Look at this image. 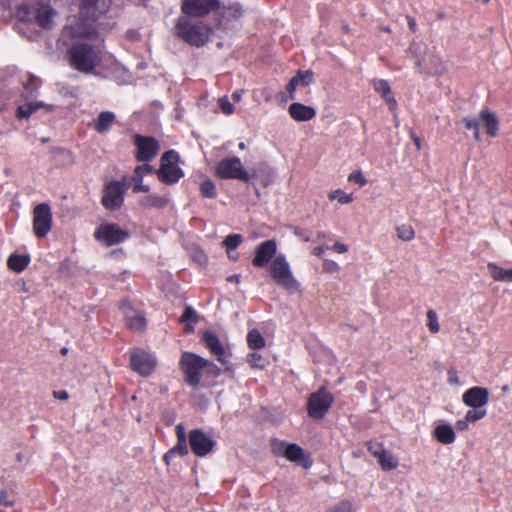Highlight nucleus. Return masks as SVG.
<instances>
[{
  "label": "nucleus",
  "mask_w": 512,
  "mask_h": 512,
  "mask_svg": "<svg viewBox=\"0 0 512 512\" xmlns=\"http://www.w3.org/2000/svg\"><path fill=\"white\" fill-rule=\"evenodd\" d=\"M104 40L74 41L66 52L69 65L84 74L93 73L102 62Z\"/></svg>",
  "instance_id": "f257e3e1"
},
{
  "label": "nucleus",
  "mask_w": 512,
  "mask_h": 512,
  "mask_svg": "<svg viewBox=\"0 0 512 512\" xmlns=\"http://www.w3.org/2000/svg\"><path fill=\"white\" fill-rule=\"evenodd\" d=\"M193 18V15L179 16L173 28V35L192 47H203L209 42L214 29L211 25Z\"/></svg>",
  "instance_id": "f03ea898"
},
{
  "label": "nucleus",
  "mask_w": 512,
  "mask_h": 512,
  "mask_svg": "<svg viewBox=\"0 0 512 512\" xmlns=\"http://www.w3.org/2000/svg\"><path fill=\"white\" fill-rule=\"evenodd\" d=\"M62 38L65 43L67 40H70L71 43L74 41L96 42L104 40L100 37V32L95 20L84 19H77L64 26L62 30Z\"/></svg>",
  "instance_id": "7ed1b4c3"
},
{
  "label": "nucleus",
  "mask_w": 512,
  "mask_h": 512,
  "mask_svg": "<svg viewBox=\"0 0 512 512\" xmlns=\"http://www.w3.org/2000/svg\"><path fill=\"white\" fill-rule=\"evenodd\" d=\"M180 155L176 150L165 151L160 158V167L156 175L161 183L173 185L184 177V171L179 167Z\"/></svg>",
  "instance_id": "20e7f679"
},
{
  "label": "nucleus",
  "mask_w": 512,
  "mask_h": 512,
  "mask_svg": "<svg viewBox=\"0 0 512 512\" xmlns=\"http://www.w3.org/2000/svg\"><path fill=\"white\" fill-rule=\"evenodd\" d=\"M207 359L193 353L185 351L182 353L179 360V368L184 375L185 382L196 388L201 382L202 370L205 369Z\"/></svg>",
  "instance_id": "39448f33"
},
{
  "label": "nucleus",
  "mask_w": 512,
  "mask_h": 512,
  "mask_svg": "<svg viewBox=\"0 0 512 512\" xmlns=\"http://www.w3.org/2000/svg\"><path fill=\"white\" fill-rule=\"evenodd\" d=\"M464 127L467 130H473V137L476 141H480V123L485 127L489 137L495 138L499 131V119L495 113L488 109H482L479 113V119L474 117H464L462 119Z\"/></svg>",
  "instance_id": "423d86ee"
},
{
  "label": "nucleus",
  "mask_w": 512,
  "mask_h": 512,
  "mask_svg": "<svg viewBox=\"0 0 512 512\" xmlns=\"http://www.w3.org/2000/svg\"><path fill=\"white\" fill-rule=\"evenodd\" d=\"M94 239L100 244L111 247L121 244L130 238V232L117 223H101L94 231Z\"/></svg>",
  "instance_id": "0eeeda50"
},
{
  "label": "nucleus",
  "mask_w": 512,
  "mask_h": 512,
  "mask_svg": "<svg viewBox=\"0 0 512 512\" xmlns=\"http://www.w3.org/2000/svg\"><path fill=\"white\" fill-rule=\"evenodd\" d=\"M129 189V184L125 181L111 180L104 185L101 198L102 206L109 211H116L124 203V195Z\"/></svg>",
  "instance_id": "6e6552de"
},
{
  "label": "nucleus",
  "mask_w": 512,
  "mask_h": 512,
  "mask_svg": "<svg viewBox=\"0 0 512 512\" xmlns=\"http://www.w3.org/2000/svg\"><path fill=\"white\" fill-rule=\"evenodd\" d=\"M215 175L219 179H236L248 182L249 173L243 167L238 157H229L220 160L215 166Z\"/></svg>",
  "instance_id": "1a4fd4ad"
},
{
  "label": "nucleus",
  "mask_w": 512,
  "mask_h": 512,
  "mask_svg": "<svg viewBox=\"0 0 512 512\" xmlns=\"http://www.w3.org/2000/svg\"><path fill=\"white\" fill-rule=\"evenodd\" d=\"M133 145L136 148L135 159L138 162H151L160 151V142L152 136L134 134L132 136Z\"/></svg>",
  "instance_id": "9d476101"
},
{
  "label": "nucleus",
  "mask_w": 512,
  "mask_h": 512,
  "mask_svg": "<svg viewBox=\"0 0 512 512\" xmlns=\"http://www.w3.org/2000/svg\"><path fill=\"white\" fill-rule=\"evenodd\" d=\"M220 0H183L181 12L186 15H193L195 19L204 18L220 9Z\"/></svg>",
  "instance_id": "9b49d317"
},
{
  "label": "nucleus",
  "mask_w": 512,
  "mask_h": 512,
  "mask_svg": "<svg viewBox=\"0 0 512 512\" xmlns=\"http://www.w3.org/2000/svg\"><path fill=\"white\" fill-rule=\"evenodd\" d=\"M53 217L51 207L40 203L33 209V232L37 238H44L51 231Z\"/></svg>",
  "instance_id": "f8f14e48"
},
{
  "label": "nucleus",
  "mask_w": 512,
  "mask_h": 512,
  "mask_svg": "<svg viewBox=\"0 0 512 512\" xmlns=\"http://www.w3.org/2000/svg\"><path fill=\"white\" fill-rule=\"evenodd\" d=\"M189 445L196 456L205 457L213 451L216 441L204 431L194 429L189 432Z\"/></svg>",
  "instance_id": "ddd939ff"
},
{
  "label": "nucleus",
  "mask_w": 512,
  "mask_h": 512,
  "mask_svg": "<svg viewBox=\"0 0 512 512\" xmlns=\"http://www.w3.org/2000/svg\"><path fill=\"white\" fill-rule=\"evenodd\" d=\"M130 365L133 371L147 377L155 370L156 360L152 354L136 348L131 351Z\"/></svg>",
  "instance_id": "4468645a"
},
{
  "label": "nucleus",
  "mask_w": 512,
  "mask_h": 512,
  "mask_svg": "<svg viewBox=\"0 0 512 512\" xmlns=\"http://www.w3.org/2000/svg\"><path fill=\"white\" fill-rule=\"evenodd\" d=\"M333 401V395L325 387L319 388L308 399L309 416H322L329 410Z\"/></svg>",
  "instance_id": "2eb2a0df"
},
{
  "label": "nucleus",
  "mask_w": 512,
  "mask_h": 512,
  "mask_svg": "<svg viewBox=\"0 0 512 512\" xmlns=\"http://www.w3.org/2000/svg\"><path fill=\"white\" fill-rule=\"evenodd\" d=\"M201 341L220 364L227 365L229 363L228 357L230 352L223 346L219 337L214 332L205 331L202 334Z\"/></svg>",
  "instance_id": "dca6fc26"
},
{
  "label": "nucleus",
  "mask_w": 512,
  "mask_h": 512,
  "mask_svg": "<svg viewBox=\"0 0 512 512\" xmlns=\"http://www.w3.org/2000/svg\"><path fill=\"white\" fill-rule=\"evenodd\" d=\"M277 244L273 239L261 242L255 248V255L252 259V265L256 268L266 267L268 263L276 257Z\"/></svg>",
  "instance_id": "f3484780"
},
{
  "label": "nucleus",
  "mask_w": 512,
  "mask_h": 512,
  "mask_svg": "<svg viewBox=\"0 0 512 512\" xmlns=\"http://www.w3.org/2000/svg\"><path fill=\"white\" fill-rule=\"evenodd\" d=\"M415 66L419 73L427 75H442L447 70L445 63L435 54L429 55L427 60L425 58H417Z\"/></svg>",
  "instance_id": "a211bd4d"
},
{
  "label": "nucleus",
  "mask_w": 512,
  "mask_h": 512,
  "mask_svg": "<svg viewBox=\"0 0 512 512\" xmlns=\"http://www.w3.org/2000/svg\"><path fill=\"white\" fill-rule=\"evenodd\" d=\"M269 273L276 284L288 287V263L284 255H278L272 260Z\"/></svg>",
  "instance_id": "6ab92c4d"
},
{
  "label": "nucleus",
  "mask_w": 512,
  "mask_h": 512,
  "mask_svg": "<svg viewBox=\"0 0 512 512\" xmlns=\"http://www.w3.org/2000/svg\"><path fill=\"white\" fill-rule=\"evenodd\" d=\"M462 400L469 407L480 408L487 404L489 391L487 388L475 386L464 392Z\"/></svg>",
  "instance_id": "aec40b11"
},
{
  "label": "nucleus",
  "mask_w": 512,
  "mask_h": 512,
  "mask_svg": "<svg viewBox=\"0 0 512 512\" xmlns=\"http://www.w3.org/2000/svg\"><path fill=\"white\" fill-rule=\"evenodd\" d=\"M56 15V11L50 6L45 4H39L34 7L32 12V18L35 23L43 29H51L53 26V18Z\"/></svg>",
  "instance_id": "412c9836"
},
{
  "label": "nucleus",
  "mask_w": 512,
  "mask_h": 512,
  "mask_svg": "<svg viewBox=\"0 0 512 512\" xmlns=\"http://www.w3.org/2000/svg\"><path fill=\"white\" fill-rule=\"evenodd\" d=\"M242 16L243 9L242 6L238 3L223 7L217 25L219 28H227L230 23L238 21Z\"/></svg>",
  "instance_id": "4be33fe9"
},
{
  "label": "nucleus",
  "mask_w": 512,
  "mask_h": 512,
  "mask_svg": "<svg viewBox=\"0 0 512 512\" xmlns=\"http://www.w3.org/2000/svg\"><path fill=\"white\" fill-rule=\"evenodd\" d=\"M316 116V110L302 103L294 102L290 104V117L297 122L310 121Z\"/></svg>",
  "instance_id": "5701e85b"
},
{
  "label": "nucleus",
  "mask_w": 512,
  "mask_h": 512,
  "mask_svg": "<svg viewBox=\"0 0 512 512\" xmlns=\"http://www.w3.org/2000/svg\"><path fill=\"white\" fill-rule=\"evenodd\" d=\"M116 122V115L112 111H102L91 124V127L99 134H104L110 130Z\"/></svg>",
  "instance_id": "b1692460"
},
{
  "label": "nucleus",
  "mask_w": 512,
  "mask_h": 512,
  "mask_svg": "<svg viewBox=\"0 0 512 512\" xmlns=\"http://www.w3.org/2000/svg\"><path fill=\"white\" fill-rule=\"evenodd\" d=\"M290 462L296 463L303 469H309L313 464L310 453L304 451L297 444L292 443H290Z\"/></svg>",
  "instance_id": "393cba45"
},
{
  "label": "nucleus",
  "mask_w": 512,
  "mask_h": 512,
  "mask_svg": "<svg viewBox=\"0 0 512 512\" xmlns=\"http://www.w3.org/2000/svg\"><path fill=\"white\" fill-rule=\"evenodd\" d=\"M374 89L388 104L390 110H395L397 106L396 99L391 91V87L386 80H378L374 82Z\"/></svg>",
  "instance_id": "a878e982"
},
{
  "label": "nucleus",
  "mask_w": 512,
  "mask_h": 512,
  "mask_svg": "<svg viewBox=\"0 0 512 512\" xmlns=\"http://www.w3.org/2000/svg\"><path fill=\"white\" fill-rule=\"evenodd\" d=\"M30 261V256L27 254L13 253L7 259V266L11 271L21 273L28 267Z\"/></svg>",
  "instance_id": "bb28decb"
},
{
  "label": "nucleus",
  "mask_w": 512,
  "mask_h": 512,
  "mask_svg": "<svg viewBox=\"0 0 512 512\" xmlns=\"http://www.w3.org/2000/svg\"><path fill=\"white\" fill-rule=\"evenodd\" d=\"M313 82V72L310 70H299L295 76L290 78V99L294 98L293 92L295 88L300 86H308Z\"/></svg>",
  "instance_id": "cd10ccee"
},
{
  "label": "nucleus",
  "mask_w": 512,
  "mask_h": 512,
  "mask_svg": "<svg viewBox=\"0 0 512 512\" xmlns=\"http://www.w3.org/2000/svg\"><path fill=\"white\" fill-rule=\"evenodd\" d=\"M40 108H46L48 111H51L53 107L52 105H46L41 101L26 103L17 108L16 117L18 119H28Z\"/></svg>",
  "instance_id": "c85d7f7f"
},
{
  "label": "nucleus",
  "mask_w": 512,
  "mask_h": 512,
  "mask_svg": "<svg viewBox=\"0 0 512 512\" xmlns=\"http://www.w3.org/2000/svg\"><path fill=\"white\" fill-rule=\"evenodd\" d=\"M435 438L442 444H451L455 440V432L450 424H440L434 429Z\"/></svg>",
  "instance_id": "c756f323"
},
{
  "label": "nucleus",
  "mask_w": 512,
  "mask_h": 512,
  "mask_svg": "<svg viewBox=\"0 0 512 512\" xmlns=\"http://www.w3.org/2000/svg\"><path fill=\"white\" fill-rule=\"evenodd\" d=\"M487 268L495 281L512 282V268L504 269L494 262H489Z\"/></svg>",
  "instance_id": "7c9ffc66"
},
{
  "label": "nucleus",
  "mask_w": 512,
  "mask_h": 512,
  "mask_svg": "<svg viewBox=\"0 0 512 512\" xmlns=\"http://www.w3.org/2000/svg\"><path fill=\"white\" fill-rule=\"evenodd\" d=\"M247 345L251 350H260L265 347L266 340L263 335L257 329H252L248 332Z\"/></svg>",
  "instance_id": "2f4dec72"
},
{
  "label": "nucleus",
  "mask_w": 512,
  "mask_h": 512,
  "mask_svg": "<svg viewBox=\"0 0 512 512\" xmlns=\"http://www.w3.org/2000/svg\"><path fill=\"white\" fill-rule=\"evenodd\" d=\"M168 200L164 196L151 194L143 197L140 200V205L143 208L150 209V208H162L167 204Z\"/></svg>",
  "instance_id": "473e14b6"
},
{
  "label": "nucleus",
  "mask_w": 512,
  "mask_h": 512,
  "mask_svg": "<svg viewBox=\"0 0 512 512\" xmlns=\"http://www.w3.org/2000/svg\"><path fill=\"white\" fill-rule=\"evenodd\" d=\"M200 194L203 198H209L214 199L217 197V188L215 183L209 179L206 178L200 183L199 186Z\"/></svg>",
  "instance_id": "72a5a7b5"
},
{
  "label": "nucleus",
  "mask_w": 512,
  "mask_h": 512,
  "mask_svg": "<svg viewBox=\"0 0 512 512\" xmlns=\"http://www.w3.org/2000/svg\"><path fill=\"white\" fill-rule=\"evenodd\" d=\"M378 463L383 470L390 471L398 466V460L391 453L384 451L378 458Z\"/></svg>",
  "instance_id": "f704fd0d"
},
{
  "label": "nucleus",
  "mask_w": 512,
  "mask_h": 512,
  "mask_svg": "<svg viewBox=\"0 0 512 512\" xmlns=\"http://www.w3.org/2000/svg\"><path fill=\"white\" fill-rule=\"evenodd\" d=\"M199 318L196 313V311L191 306H186L183 314L180 317V322L182 323H188L191 322L192 325L196 324L198 322ZM185 331L190 332L193 331V326L188 327V324L185 326Z\"/></svg>",
  "instance_id": "c9c22d12"
},
{
  "label": "nucleus",
  "mask_w": 512,
  "mask_h": 512,
  "mask_svg": "<svg viewBox=\"0 0 512 512\" xmlns=\"http://www.w3.org/2000/svg\"><path fill=\"white\" fill-rule=\"evenodd\" d=\"M330 201H338L340 204H349L353 201L352 194H347L342 189L332 190L328 194Z\"/></svg>",
  "instance_id": "e433bc0d"
},
{
  "label": "nucleus",
  "mask_w": 512,
  "mask_h": 512,
  "mask_svg": "<svg viewBox=\"0 0 512 512\" xmlns=\"http://www.w3.org/2000/svg\"><path fill=\"white\" fill-rule=\"evenodd\" d=\"M126 323L128 328L133 331H143L146 327V319L141 313L133 315Z\"/></svg>",
  "instance_id": "4c0bfd02"
},
{
  "label": "nucleus",
  "mask_w": 512,
  "mask_h": 512,
  "mask_svg": "<svg viewBox=\"0 0 512 512\" xmlns=\"http://www.w3.org/2000/svg\"><path fill=\"white\" fill-rule=\"evenodd\" d=\"M271 446L275 456L288 459V443L274 439L272 440Z\"/></svg>",
  "instance_id": "58836bf2"
},
{
  "label": "nucleus",
  "mask_w": 512,
  "mask_h": 512,
  "mask_svg": "<svg viewBox=\"0 0 512 512\" xmlns=\"http://www.w3.org/2000/svg\"><path fill=\"white\" fill-rule=\"evenodd\" d=\"M243 241V238L240 234H229L225 237L223 241V245L225 246L227 252L235 250Z\"/></svg>",
  "instance_id": "ea45409f"
},
{
  "label": "nucleus",
  "mask_w": 512,
  "mask_h": 512,
  "mask_svg": "<svg viewBox=\"0 0 512 512\" xmlns=\"http://www.w3.org/2000/svg\"><path fill=\"white\" fill-rule=\"evenodd\" d=\"M397 236L403 241H411L415 237V231L411 225L403 224L396 228Z\"/></svg>",
  "instance_id": "a19ab883"
},
{
  "label": "nucleus",
  "mask_w": 512,
  "mask_h": 512,
  "mask_svg": "<svg viewBox=\"0 0 512 512\" xmlns=\"http://www.w3.org/2000/svg\"><path fill=\"white\" fill-rule=\"evenodd\" d=\"M247 363L256 369H263L265 367V359L257 352L247 354Z\"/></svg>",
  "instance_id": "79ce46f5"
},
{
  "label": "nucleus",
  "mask_w": 512,
  "mask_h": 512,
  "mask_svg": "<svg viewBox=\"0 0 512 512\" xmlns=\"http://www.w3.org/2000/svg\"><path fill=\"white\" fill-rule=\"evenodd\" d=\"M328 512H353V504L349 500H341L330 506Z\"/></svg>",
  "instance_id": "37998d69"
},
{
  "label": "nucleus",
  "mask_w": 512,
  "mask_h": 512,
  "mask_svg": "<svg viewBox=\"0 0 512 512\" xmlns=\"http://www.w3.org/2000/svg\"><path fill=\"white\" fill-rule=\"evenodd\" d=\"M428 328L432 333H437L440 329L438 317L435 311L429 310L427 312Z\"/></svg>",
  "instance_id": "c03bdc74"
},
{
  "label": "nucleus",
  "mask_w": 512,
  "mask_h": 512,
  "mask_svg": "<svg viewBox=\"0 0 512 512\" xmlns=\"http://www.w3.org/2000/svg\"><path fill=\"white\" fill-rule=\"evenodd\" d=\"M218 106L223 114L231 115L234 112V105L229 101L227 97L219 98Z\"/></svg>",
  "instance_id": "a18cd8bd"
},
{
  "label": "nucleus",
  "mask_w": 512,
  "mask_h": 512,
  "mask_svg": "<svg viewBox=\"0 0 512 512\" xmlns=\"http://www.w3.org/2000/svg\"><path fill=\"white\" fill-rule=\"evenodd\" d=\"M348 181L358 184L360 187H363L367 184V179L363 175L361 171H354L349 174Z\"/></svg>",
  "instance_id": "49530a36"
},
{
  "label": "nucleus",
  "mask_w": 512,
  "mask_h": 512,
  "mask_svg": "<svg viewBox=\"0 0 512 512\" xmlns=\"http://www.w3.org/2000/svg\"><path fill=\"white\" fill-rule=\"evenodd\" d=\"M121 309L123 310V315H124V318H125V321L127 322L128 320H130L131 317H133V315L135 314H138L139 312H137L130 304L129 301L127 300H123L121 301Z\"/></svg>",
  "instance_id": "de8ad7c7"
},
{
  "label": "nucleus",
  "mask_w": 512,
  "mask_h": 512,
  "mask_svg": "<svg viewBox=\"0 0 512 512\" xmlns=\"http://www.w3.org/2000/svg\"><path fill=\"white\" fill-rule=\"evenodd\" d=\"M143 165L136 166L134 169V176L138 178H143L145 174H149L153 172V167L149 164V162H143Z\"/></svg>",
  "instance_id": "09e8293b"
},
{
  "label": "nucleus",
  "mask_w": 512,
  "mask_h": 512,
  "mask_svg": "<svg viewBox=\"0 0 512 512\" xmlns=\"http://www.w3.org/2000/svg\"><path fill=\"white\" fill-rule=\"evenodd\" d=\"M368 451L375 457L378 458L384 451V447L381 443L370 441L367 443Z\"/></svg>",
  "instance_id": "8fccbe9b"
},
{
  "label": "nucleus",
  "mask_w": 512,
  "mask_h": 512,
  "mask_svg": "<svg viewBox=\"0 0 512 512\" xmlns=\"http://www.w3.org/2000/svg\"><path fill=\"white\" fill-rule=\"evenodd\" d=\"M323 272L325 273H336L339 270V265L330 259H325L322 266Z\"/></svg>",
  "instance_id": "3c124183"
},
{
  "label": "nucleus",
  "mask_w": 512,
  "mask_h": 512,
  "mask_svg": "<svg viewBox=\"0 0 512 512\" xmlns=\"http://www.w3.org/2000/svg\"><path fill=\"white\" fill-rule=\"evenodd\" d=\"M133 182H134L133 192L138 193V192H148L149 191V186L143 184V178H138V177L133 176Z\"/></svg>",
  "instance_id": "603ef678"
},
{
  "label": "nucleus",
  "mask_w": 512,
  "mask_h": 512,
  "mask_svg": "<svg viewBox=\"0 0 512 512\" xmlns=\"http://www.w3.org/2000/svg\"><path fill=\"white\" fill-rule=\"evenodd\" d=\"M177 455L185 456L188 453L186 442L177 441V444L171 448Z\"/></svg>",
  "instance_id": "864d4df0"
},
{
  "label": "nucleus",
  "mask_w": 512,
  "mask_h": 512,
  "mask_svg": "<svg viewBox=\"0 0 512 512\" xmlns=\"http://www.w3.org/2000/svg\"><path fill=\"white\" fill-rule=\"evenodd\" d=\"M208 364H205V369L213 376L217 377L221 374V369L216 366L212 361L207 360Z\"/></svg>",
  "instance_id": "5fc2aeb1"
},
{
  "label": "nucleus",
  "mask_w": 512,
  "mask_h": 512,
  "mask_svg": "<svg viewBox=\"0 0 512 512\" xmlns=\"http://www.w3.org/2000/svg\"><path fill=\"white\" fill-rule=\"evenodd\" d=\"M329 250L342 254L348 251V247L344 243L336 242L331 247L329 246Z\"/></svg>",
  "instance_id": "6e6d98bb"
},
{
  "label": "nucleus",
  "mask_w": 512,
  "mask_h": 512,
  "mask_svg": "<svg viewBox=\"0 0 512 512\" xmlns=\"http://www.w3.org/2000/svg\"><path fill=\"white\" fill-rule=\"evenodd\" d=\"M98 0H82L83 6L81 7V13H89V10L94 8Z\"/></svg>",
  "instance_id": "4d7b16f0"
},
{
  "label": "nucleus",
  "mask_w": 512,
  "mask_h": 512,
  "mask_svg": "<svg viewBox=\"0 0 512 512\" xmlns=\"http://www.w3.org/2000/svg\"><path fill=\"white\" fill-rule=\"evenodd\" d=\"M0 503L4 506H12L14 503L13 499L8 497V493L5 490L0 491Z\"/></svg>",
  "instance_id": "13d9d810"
},
{
  "label": "nucleus",
  "mask_w": 512,
  "mask_h": 512,
  "mask_svg": "<svg viewBox=\"0 0 512 512\" xmlns=\"http://www.w3.org/2000/svg\"><path fill=\"white\" fill-rule=\"evenodd\" d=\"M477 419H478V418H465V419H463V420H459V421H457V423H456V429H457V430H460V431H463V430H465V429H467V428H468V425H469L470 420H473V421H474V420H477Z\"/></svg>",
  "instance_id": "bf43d9fd"
},
{
  "label": "nucleus",
  "mask_w": 512,
  "mask_h": 512,
  "mask_svg": "<svg viewBox=\"0 0 512 512\" xmlns=\"http://www.w3.org/2000/svg\"><path fill=\"white\" fill-rule=\"evenodd\" d=\"M176 434L178 441L186 442L185 428L181 424L176 426Z\"/></svg>",
  "instance_id": "052dcab7"
},
{
  "label": "nucleus",
  "mask_w": 512,
  "mask_h": 512,
  "mask_svg": "<svg viewBox=\"0 0 512 512\" xmlns=\"http://www.w3.org/2000/svg\"><path fill=\"white\" fill-rule=\"evenodd\" d=\"M295 235L299 236L300 239H302L305 242H308L310 240V235L307 231L301 230L299 228L294 229Z\"/></svg>",
  "instance_id": "680f3d73"
},
{
  "label": "nucleus",
  "mask_w": 512,
  "mask_h": 512,
  "mask_svg": "<svg viewBox=\"0 0 512 512\" xmlns=\"http://www.w3.org/2000/svg\"><path fill=\"white\" fill-rule=\"evenodd\" d=\"M406 20H407V24H408V27H409V30L412 32V33H415L417 31V23H416V20L410 16V15H407L406 16Z\"/></svg>",
  "instance_id": "e2e57ef3"
},
{
  "label": "nucleus",
  "mask_w": 512,
  "mask_h": 512,
  "mask_svg": "<svg viewBox=\"0 0 512 512\" xmlns=\"http://www.w3.org/2000/svg\"><path fill=\"white\" fill-rule=\"evenodd\" d=\"M177 456V454L172 450L170 449L169 451H167L164 456H163V460L164 462L167 464V465H170L172 460Z\"/></svg>",
  "instance_id": "0e129e2a"
},
{
  "label": "nucleus",
  "mask_w": 512,
  "mask_h": 512,
  "mask_svg": "<svg viewBox=\"0 0 512 512\" xmlns=\"http://www.w3.org/2000/svg\"><path fill=\"white\" fill-rule=\"evenodd\" d=\"M177 456V454L172 450L170 449L169 451H167L164 456H163V460L164 462L167 464V465H170L172 460Z\"/></svg>",
  "instance_id": "69168bd1"
},
{
  "label": "nucleus",
  "mask_w": 512,
  "mask_h": 512,
  "mask_svg": "<svg viewBox=\"0 0 512 512\" xmlns=\"http://www.w3.org/2000/svg\"><path fill=\"white\" fill-rule=\"evenodd\" d=\"M326 250H329V246H317L313 248L312 254L320 257Z\"/></svg>",
  "instance_id": "338daca9"
},
{
  "label": "nucleus",
  "mask_w": 512,
  "mask_h": 512,
  "mask_svg": "<svg viewBox=\"0 0 512 512\" xmlns=\"http://www.w3.org/2000/svg\"><path fill=\"white\" fill-rule=\"evenodd\" d=\"M53 395L56 399L59 400H67L69 397L67 391L65 390L54 391Z\"/></svg>",
  "instance_id": "774afa93"
}]
</instances>
